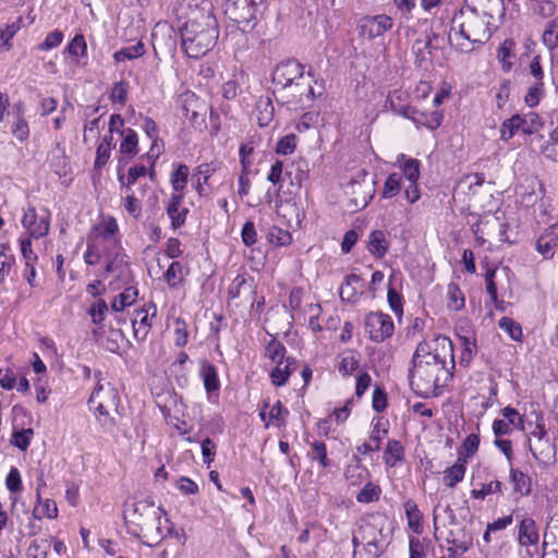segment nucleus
<instances>
[{
    "label": "nucleus",
    "instance_id": "16",
    "mask_svg": "<svg viewBox=\"0 0 558 558\" xmlns=\"http://www.w3.org/2000/svg\"><path fill=\"white\" fill-rule=\"evenodd\" d=\"M201 377L204 381L205 390L208 393L219 390L220 381H219L217 368L214 364L209 363L207 360L201 361Z\"/></svg>",
    "mask_w": 558,
    "mask_h": 558
},
{
    "label": "nucleus",
    "instance_id": "28",
    "mask_svg": "<svg viewBox=\"0 0 558 558\" xmlns=\"http://www.w3.org/2000/svg\"><path fill=\"white\" fill-rule=\"evenodd\" d=\"M521 132L524 134L532 135L538 132L539 129L543 126L542 119L535 112H529L524 116H521Z\"/></svg>",
    "mask_w": 558,
    "mask_h": 558
},
{
    "label": "nucleus",
    "instance_id": "46",
    "mask_svg": "<svg viewBox=\"0 0 558 558\" xmlns=\"http://www.w3.org/2000/svg\"><path fill=\"white\" fill-rule=\"evenodd\" d=\"M555 248H557V243L550 241L549 236L546 238L544 231L536 241V251L545 258H551L554 257Z\"/></svg>",
    "mask_w": 558,
    "mask_h": 558
},
{
    "label": "nucleus",
    "instance_id": "33",
    "mask_svg": "<svg viewBox=\"0 0 558 558\" xmlns=\"http://www.w3.org/2000/svg\"><path fill=\"white\" fill-rule=\"evenodd\" d=\"M381 489L378 485L368 482L356 495V500L362 504H371L379 499Z\"/></svg>",
    "mask_w": 558,
    "mask_h": 558
},
{
    "label": "nucleus",
    "instance_id": "27",
    "mask_svg": "<svg viewBox=\"0 0 558 558\" xmlns=\"http://www.w3.org/2000/svg\"><path fill=\"white\" fill-rule=\"evenodd\" d=\"M395 278V274L389 277V286L387 299L390 308L397 316H401L403 314V296L400 292H398L392 286L391 281Z\"/></svg>",
    "mask_w": 558,
    "mask_h": 558
},
{
    "label": "nucleus",
    "instance_id": "56",
    "mask_svg": "<svg viewBox=\"0 0 558 558\" xmlns=\"http://www.w3.org/2000/svg\"><path fill=\"white\" fill-rule=\"evenodd\" d=\"M312 449L315 452L313 459L318 460L319 464L323 468H328L331 465V461L328 459L327 456V447L325 442L315 441L312 444Z\"/></svg>",
    "mask_w": 558,
    "mask_h": 558
},
{
    "label": "nucleus",
    "instance_id": "1",
    "mask_svg": "<svg viewBox=\"0 0 558 558\" xmlns=\"http://www.w3.org/2000/svg\"><path fill=\"white\" fill-rule=\"evenodd\" d=\"M218 36V23L211 13H207L202 20H190L180 28L182 50L192 59H199L209 52Z\"/></svg>",
    "mask_w": 558,
    "mask_h": 558
},
{
    "label": "nucleus",
    "instance_id": "43",
    "mask_svg": "<svg viewBox=\"0 0 558 558\" xmlns=\"http://www.w3.org/2000/svg\"><path fill=\"white\" fill-rule=\"evenodd\" d=\"M128 88L129 85L125 81L116 82L109 96L110 100L124 106L128 100Z\"/></svg>",
    "mask_w": 558,
    "mask_h": 558
},
{
    "label": "nucleus",
    "instance_id": "37",
    "mask_svg": "<svg viewBox=\"0 0 558 558\" xmlns=\"http://www.w3.org/2000/svg\"><path fill=\"white\" fill-rule=\"evenodd\" d=\"M401 175L399 173H391L385 181L381 196L384 198H391L400 192Z\"/></svg>",
    "mask_w": 558,
    "mask_h": 558
},
{
    "label": "nucleus",
    "instance_id": "26",
    "mask_svg": "<svg viewBox=\"0 0 558 558\" xmlns=\"http://www.w3.org/2000/svg\"><path fill=\"white\" fill-rule=\"evenodd\" d=\"M34 435L33 428L13 429L11 437V445L19 448L21 451H26L31 445Z\"/></svg>",
    "mask_w": 558,
    "mask_h": 558
},
{
    "label": "nucleus",
    "instance_id": "3",
    "mask_svg": "<svg viewBox=\"0 0 558 558\" xmlns=\"http://www.w3.org/2000/svg\"><path fill=\"white\" fill-rule=\"evenodd\" d=\"M266 0H225V15L242 33L252 32L263 16Z\"/></svg>",
    "mask_w": 558,
    "mask_h": 558
},
{
    "label": "nucleus",
    "instance_id": "10",
    "mask_svg": "<svg viewBox=\"0 0 558 558\" xmlns=\"http://www.w3.org/2000/svg\"><path fill=\"white\" fill-rule=\"evenodd\" d=\"M442 369L441 366H424V368L417 373L418 378L424 380L426 385H430L433 387L434 396L437 397L441 392V388L447 386V383L453 379V369H454V360H451V369L447 371L446 379L444 384H439V378L435 374V371Z\"/></svg>",
    "mask_w": 558,
    "mask_h": 558
},
{
    "label": "nucleus",
    "instance_id": "32",
    "mask_svg": "<svg viewBox=\"0 0 558 558\" xmlns=\"http://www.w3.org/2000/svg\"><path fill=\"white\" fill-rule=\"evenodd\" d=\"M478 445L480 436L474 433L470 434L459 448L458 457L465 458V461L468 462V459L475 454V452L477 451Z\"/></svg>",
    "mask_w": 558,
    "mask_h": 558
},
{
    "label": "nucleus",
    "instance_id": "52",
    "mask_svg": "<svg viewBox=\"0 0 558 558\" xmlns=\"http://www.w3.org/2000/svg\"><path fill=\"white\" fill-rule=\"evenodd\" d=\"M241 239L244 245L252 246L257 242V232L255 228V223L251 220H247L241 230Z\"/></svg>",
    "mask_w": 558,
    "mask_h": 558
},
{
    "label": "nucleus",
    "instance_id": "24",
    "mask_svg": "<svg viewBox=\"0 0 558 558\" xmlns=\"http://www.w3.org/2000/svg\"><path fill=\"white\" fill-rule=\"evenodd\" d=\"M522 119L521 114H513L511 118L506 119L500 125V140L508 142L519 131H521Z\"/></svg>",
    "mask_w": 558,
    "mask_h": 558
},
{
    "label": "nucleus",
    "instance_id": "59",
    "mask_svg": "<svg viewBox=\"0 0 558 558\" xmlns=\"http://www.w3.org/2000/svg\"><path fill=\"white\" fill-rule=\"evenodd\" d=\"M289 415L288 409L283 407L281 401H277L270 409V412L268 414L269 421H276L277 425L280 426L284 424L283 416Z\"/></svg>",
    "mask_w": 558,
    "mask_h": 558
},
{
    "label": "nucleus",
    "instance_id": "22",
    "mask_svg": "<svg viewBox=\"0 0 558 558\" xmlns=\"http://www.w3.org/2000/svg\"><path fill=\"white\" fill-rule=\"evenodd\" d=\"M384 460L389 466H395L398 462L404 460V448L399 440H388L384 452Z\"/></svg>",
    "mask_w": 558,
    "mask_h": 558
},
{
    "label": "nucleus",
    "instance_id": "14",
    "mask_svg": "<svg viewBox=\"0 0 558 558\" xmlns=\"http://www.w3.org/2000/svg\"><path fill=\"white\" fill-rule=\"evenodd\" d=\"M510 482L513 484V493L519 496H530L532 493V478L524 472L513 466L510 468Z\"/></svg>",
    "mask_w": 558,
    "mask_h": 558
},
{
    "label": "nucleus",
    "instance_id": "61",
    "mask_svg": "<svg viewBox=\"0 0 558 558\" xmlns=\"http://www.w3.org/2000/svg\"><path fill=\"white\" fill-rule=\"evenodd\" d=\"M192 102H185L182 106L184 117L191 122L193 126L201 125L205 122V119L198 113V111L192 109Z\"/></svg>",
    "mask_w": 558,
    "mask_h": 558
},
{
    "label": "nucleus",
    "instance_id": "29",
    "mask_svg": "<svg viewBox=\"0 0 558 558\" xmlns=\"http://www.w3.org/2000/svg\"><path fill=\"white\" fill-rule=\"evenodd\" d=\"M189 178V168L184 163H179L171 173V185L175 192H182L185 189Z\"/></svg>",
    "mask_w": 558,
    "mask_h": 558
},
{
    "label": "nucleus",
    "instance_id": "25",
    "mask_svg": "<svg viewBox=\"0 0 558 558\" xmlns=\"http://www.w3.org/2000/svg\"><path fill=\"white\" fill-rule=\"evenodd\" d=\"M145 53V46L140 40L133 46L124 47L113 53V59L117 62H123L126 60H133L142 57Z\"/></svg>",
    "mask_w": 558,
    "mask_h": 558
},
{
    "label": "nucleus",
    "instance_id": "54",
    "mask_svg": "<svg viewBox=\"0 0 558 558\" xmlns=\"http://www.w3.org/2000/svg\"><path fill=\"white\" fill-rule=\"evenodd\" d=\"M201 447L204 463L207 465V468H209L214 462L217 446L209 437H206L202 440Z\"/></svg>",
    "mask_w": 558,
    "mask_h": 558
},
{
    "label": "nucleus",
    "instance_id": "17",
    "mask_svg": "<svg viewBox=\"0 0 558 558\" xmlns=\"http://www.w3.org/2000/svg\"><path fill=\"white\" fill-rule=\"evenodd\" d=\"M466 471V461L463 457H458L457 462L450 466L447 468L444 471V483L448 487H454L458 483H460L465 474Z\"/></svg>",
    "mask_w": 558,
    "mask_h": 558
},
{
    "label": "nucleus",
    "instance_id": "4",
    "mask_svg": "<svg viewBox=\"0 0 558 558\" xmlns=\"http://www.w3.org/2000/svg\"><path fill=\"white\" fill-rule=\"evenodd\" d=\"M445 360H442L437 353L430 352L429 344L425 340L417 344L412 356L411 366L408 374L410 386L417 396L427 398L428 392L423 393L422 391L415 390L413 388V378L415 373H420L424 366L441 365V368H445Z\"/></svg>",
    "mask_w": 558,
    "mask_h": 558
},
{
    "label": "nucleus",
    "instance_id": "42",
    "mask_svg": "<svg viewBox=\"0 0 558 558\" xmlns=\"http://www.w3.org/2000/svg\"><path fill=\"white\" fill-rule=\"evenodd\" d=\"M296 141L298 137L293 133L282 136L277 143L276 154L283 156L291 155L295 150Z\"/></svg>",
    "mask_w": 558,
    "mask_h": 558
},
{
    "label": "nucleus",
    "instance_id": "6",
    "mask_svg": "<svg viewBox=\"0 0 558 558\" xmlns=\"http://www.w3.org/2000/svg\"><path fill=\"white\" fill-rule=\"evenodd\" d=\"M305 66L296 59L291 58L279 62L272 73L271 82L275 88L286 87L288 84L305 77Z\"/></svg>",
    "mask_w": 558,
    "mask_h": 558
},
{
    "label": "nucleus",
    "instance_id": "51",
    "mask_svg": "<svg viewBox=\"0 0 558 558\" xmlns=\"http://www.w3.org/2000/svg\"><path fill=\"white\" fill-rule=\"evenodd\" d=\"M501 486L502 484L500 481H492L488 484H483L481 489H472L471 496L475 499H484L486 496L490 494L499 493L501 490Z\"/></svg>",
    "mask_w": 558,
    "mask_h": 558
},
{
    "label": "nucleus",
    "instance_id": "41",
    "mask_svg": "<svg viewBox=\"0 0 558 558\" xmlns=\"http://www.w3.org/2000/svg\"><path fill=\"white\" fill-rule=\"evenodd\" d=\"M388 397L385 388L380 385H375L373 391L372 408L375 412L381 413L388 405Z\"/></svg>",
    "mask_w": 558,
    "mask_h": 558
},
{
    "label": "nucleus",
    "instance_id": "47",
    "mask_svg": "<svg viewBox=\"0 0 558 558\" xmlns=\"http://www.w3.org/2000/svg\"><path fill=\"white\" fill-rule=\"evenodd\" d=\"M101 253L99 252L93 235L90 234L87 239L86 251L84 253V262L87 265H97L100 262Z\"/></svg>",
    "mask_w": 558,
    "mask_h": 558
},
{
    "label": "nucleus",
    "instance_id": "38",
    "mask_svg": "<svg viewBox=\"0 0 558 558\" xmlns=\"http://www.w3.org/2000/svg\"><path fill=\"white\" fill-rule=\"evenodd\" d=\"M107 312L108 305L104 299H98L87 310V314L92 317V322L96 325H99L104 322Z\"/></svg>",
    "mask_w": 558,
    "mask_h": 558
},
{
    "label": "nucleus",
    "instance_id": "31",
    "mask_svg": "<svg viewBox=\"0 0 558 558\" xmlns=\"http://www.w3.org/2000/svg\"><path fill=\"white\" fill-rule=\"evenodd\" d=\"M461 344L463 347L460 365L468 366L473 359L474 354L477 352L476 339L471 340L469 337L461 336L460 337Z\"/></svg>",
    "mask_w": 558,
    "mask_h": 558
},
{
    "label": "nucleus",
    "instance_id": "35",
    "mask_svg": "<svg viewBox=\"0 0 558 558\" xmlns=\"http://www.w3.org/2000/svg\"><path fill=\"white\" fill-rule=\"evenodd\" d=\"M448 299L449 308L453 311H460L464 307V295L459 286L454 282H451L448 286Z\"/></svg>",
    "mask_w": 558,
    "mask_h": 558
},
{
    "label": "nucleus",
    "instance_id": "44",
    "mask_svg": "<svg viewBox=\"0 0 558 558\" xmlns=\"http://www.w3.org/2000/svg\"><path fill=\"white\" fill-rule=\"evenodd\" d=\"M544 95L543 82H536L531 86L524 97V102L527 107L534 108L539 104L541 97Z\"/></svg>",
    "mask_w": 558,
    "mask_h": 558
},
{
    "label": "nucleus",
    "instance_id": "12",
    "mask_svg": "<svg viewBox=\"0 0 558 558\" xmlns=\"http://www.w3.org/2000/svg\"><path fill=\"white\" fill-rule=\"evenodd\" d=\"M432 38L438 39L440 37H439V34L429 32V33H426L425 41H423L422 39H416L413 43L412 51L415 57L414 65L416 68H422L423 63L425 62V60H426L425 50L426 49L428 50V53L430 54L433 49L437 50L439 48L438 45L432 44Z\"/></svg>",
    "mask_w": 558,
    "mask_h": 558
},
{
    "label": "nucleus",
    "instance_id": "57",
    "mask_svg": "<svg viewBox=\"0 0 558 558\" xmlns=\"http://www.w3.org/2000/svg\"><path fill=\"white\" fill-rule=\"evenodd\" d=\"M182 271V265L179 262H172L167 271L165 272V279L170 287H177L182 281V278L178 279V274Z\"/></svg>",
    "mask_w": 558,
    "mask_h": 558
},
{
    "label": "nucleus",
    "instance_id": "23",
    "mask_svg": "<svg viewBox=\"0 0 558 558\" xmlns=\"http://www.w3.org/2000/svg\"><path fill=\"white\" fill-rule=\"evenodd\" d=\"M138 295V290L131 286L124 289L119 295H117L111 303V308L114 312H122L126 306L132 305Z\"/></svg>",
    "mask_w": 558,
    "mask_h": 558
},
{
    "label": "nucleus",
    "instance_id": "34",
    "mask_svg": "<svg viewBox=\"0 0 558 558\" xmlns=\"http://www.w3.org/2000/svg\"><path fill=\"white\" fill-rule=\"evenodd\" d=\"M268 241L277 246H286L292 242V234L277 226H272L268 232Z\"/></svg>",
    "mask_w": 558,
    "mask_h": 558
},
{
    "label": "nucleus",
    "instance_id": "62",
    "mask_svg": "<svg viewBox=\"0 0 558 558\" xmlns=\"http://www.w3.org/2000/svg\"><path fill=\"white\" fill-rule=\"evenodd\" d=\"M21 253L23 258L25 259V266H32L37 260V255L32 250V241L31 239H22L21 240Z\"/></svg>",
    "mask_w": 558,
    "mask_h": 558
},
{
    "label": "nucleus",
    "instance_id": "5",
    "mask_svg": "<svg viewBox=\"0 0 558 558\" xmlns=\"http://www.w3.org/2000/svg\"><path fill=\"white\" fill-rule=\"evenodd\" d=\"M365 330L369 339L380 343L390 338L395 330L391 317L383 312H371L365 316Z\"/></svg>",
    "mask_w": 558,
    "mask_h": 558
},
{
    "label": "nucleus",
    "instance_id": "39",
    "mask_svg": "<svg viewBox=\"0 0 558 558\" xmlns=\"http://www.w3.org/2000/svg\"><path fill=\"white\" fill-rule=\"evenodd\" d=\"M543 43L549 50L558 47V17L550 21L547 29H545Z\"/></svg>",
    "mask_w": 558,
    "mask_h": 558
},
{
    "label": "nucleus",
    "instance_id": "64",
    "mask_svg": "<svg viewBox=\"0 0 558 558\" xmlns=\"http://www.w3.org/2000/svg\"><path fill=\"white\" fill-rule=\"evenodd\" d=\"M148 173L147 168L144 165L131 167L125 178L124 186L130 187L133 185L140 177H145Z\"/></svg>",
    "mask_w": 558,
    "mask_h": 558
},
{
    "label": "nucleus",
    "instance_id": "49",
    "mask_svg": "<svg viewBox=\"0 0 558 558\" xmlns=\"http://www.w3.org/2000/svg\"><path fill=\"white\" fill-rule=\"evenodd\" d=\"M63 40V33L60 29H54L49 33L45 40L37 46L38 50L48 51L58 47Z\"/></svg>",
    "mask_w": 558,
    "mask_h": 558
},
{
    "label": "nucleus",
    "instance_id": "48",
    "mask_svg": "<svg viewBox=\"0 0 558 558\" xmlns=\"http://www.w3.org/2000/svg\"><path fill=\"white\" fill-rule=\"evenodd\" d=\"M421 162L418 159L410 158L403 165V174L410 183H416L420 178Z\"/></svg>",
    "mask_w": 558,
    "mask_h": 558
},
{
    "label": "nucleus",
    "instance_id": "60",
    "mask_svg": "<svg viewBox=\"0 0 558 558\" xmlns=\"http://www.w3.org/2000/svg\"><path fill=\"white\" fill-rule=\"evenodd\" d=\"M111 150H112L111 148H109L105 145L102 146V145L98 144L97 149H96V158H95V162H94V169L100 170L102 167L106 166V163L108 162V160L110 158Z\"/></svg>",
    "mask_w": 558,
    "mask_h": 558
},
{
    "label": "nucleus",
    "instance_id": "11",
    "mask_svg": "<svg viewBox=\"0 0 558 558\" xmlns=\"http://www.w3.org/2000/svg\"><path fill=\"white\" fill-rule=\"evenodd\" d=\"M539 541L536 522L531 517H524L519 524L518 542L521 546L536 545Z\"/></svg>",
    "mask_w": 558,
    "mask_h": 558
},
{
    "label": "nucleus",
    "instance_id": "2",
    "mask_svg": "<svg viewBox=\"0 0 558 558\" xmlns=\"http://www.w3.org/2000/svg\"><path fill=\"white\" fill-rule=\"evenodd\" d=\"M313 83H317L314 78V72L310 68L306 76L288 84L286 87H278L272 90L275 100L280 106H286L290 110H304L312 107L316 97H320L324 90L315 93ZM322 89H325L323 86Z\"/></svg>",
    "mask_w": 558,
    "mask_h": 558
},
{
    "label": "nucleus",
    "instance_id": "21",
    "mask_svg": "<svg viewBox=\"0 0 558 558\" xmlns=\"http://www.w3.org/2000/svg\"><path fill=\"white\" fill-rule=\"evenodd\" d=\"M257 120L260 126L268 125L275 116V107L270 97H260L255 106Z\"/></svg>",
    "mask_w": 558,
    "mask_h": 558
},
{
    "label": "nucleus",
    "instance_id": "30",
    "mask_svg": "<svg viewBox=\"0 0 558 558\" xmlns=\"http://www.w3.org/2000/svg\"><path fill=\"white\" fill-rule=\"evenodd\" d=\"M498 326L500 329L505 330L512 340L522 341V327L512 318L506 316L500 318L498 322Z\"/></svg>",
    "mask_w": 558,
    "mask_h": 558
},
{
    "label": "nucleus",
    "instance_id": "45",
    "mask_svg": "<svg viewBox=\"0 0 558 558\" xmlns=\"http://www.w3.org/2000/svg\"><path fill=\"white\" fill-rule=\"evenodd\" d=\"M118 232V225L114 218L109 217L107 220L104 221L100 226H94L92 229V235L94 233H98L104 239H108Z\"/></svg>",
    "mask_w": 558,
    "mask_h": 558
},
{
    "label": "nucleus",
    "instance_id": "19",
    "mask_svg": "<svg viewBox=\"0 0 558 558\" xmlns=\"http://www.w3.org/2000/svg\"><path fill=\"white\" fill-rule=\"evenodd\" d=\"M119 134L123 136L119 151L121 155H128L133 158L138 154V136L137 133L131 129H124L119 131Z\"/></svg>",
    "mask_w": 558,
    "mask_h": 558
},
{
    "label": "nucleus",
    "instance_id": "9",
    "mask_svg": "<svg viewBox=\"0 0 558 558\" xmlns=\"http://www.w3.org/2000/svg\"><path fill=\"white\" fill-rule=\"evenodd\" d=\"M183 198L184 195L182 193L172 194L166 207V211L170 218L171 228L173 230L180 229L182 226H184L186 216L190 211L186 207L180 209Z\"/></svg>",
    "mask_w": 558,
    "mask_h": 558
},
{
    "label": "nucleus",
    "instance_id": "40",
    "mask_svg": "<svg viewBox=\"0 0 558 558\" xmlns=\"http://www.w3.org/2000/svg\"><path fill=\"white\" fill-rule=\"evenodd\" d=\"M286 347L277 341L276 339H272L267 345H266V353L267 356L277 364H282L283 360L286 359Z\"/></svg>",
    "mask_w": 558,
    "mask_h": 558
},
{
    "label": "nucleus",
    "instance_id": "58",
    "mask_svg": "<svg viewBox=\"0 0 558 558\" xmlns=\"http://www.w3.org/2000/svg\"><path fill=\"white\" fill-rule=\"evenodd\" d=\"M49 232V214L46 217H40L36 220V225L32 227L29 233L32 236L39 239L47 235Z\"/></svg>",
    "mask_w": 558,
    "mask_h": 558
},
{
    "label": "nucleus",
    "instance_id": "18",
    "mask_svg": "<svg viewBox=\"0 0 558 558\" xmlns=\"http://www.w3.org/2000/svg\"><path fill=\"white\" fill-rule=\"evenodd\" d=\"M362 282L361 276L356 274H350L344 278L343 283L340 287L339 295L341 301L349 303L357 302V289L355 284Z\"/></svg>",
    "mask_w": 558,
    "mask_h": 558
},
{
    "label": "nucleus",
    "instance_id": "8",
    "mask_svg": "<svg viewBox=\"0 0 558 558\" xmlns=\"http://www.w3.org/2000/svg\"><path fill=\"white\" fill-rule=\"evenodd\" d=\"M402 114L405 118L411 119L414 123L426 126L432 131L440 126L444 118L442 111L440 110H434L433 112H423L412 106L404 107Z\"/></svg>",
    "mask_w": 558,
    "mask_h": 558
},
{
    "label": "nucleus",
    "instance_id": "36",
    "mask_svg": "<svg viewBox=\"0 0 558 558\" xmlns=\"http://www.w3.org/2000/svg\"><path fill=\"white\" fill-rule=\"evenodd\" d=\"M64 52L74 57H85L87 54V45L83 34H76L66 46Z\"/></svg>",
    "mask_w": 558,
    "mask_h": 558
},
{
    "label": "nucleus",
    "instance_id": "63",
    "mask_svg": "<svg viewBox=\"0 0 558 558\" xmlns=\"http://www.w3.org/2000/svg\"><path fill=\"white\" fill-rule=\"evenodd\" d=\"M13 135L21 142L25 141L29 135V129L23 117H17V121L12 128Z\"/></svg>",
    "mask_w": 558,
    "mask_h": 558
},
{
    "label": "nucleus",
    "instance_id": "50",
    "mask_svg": "<svg viewBox=\"0 0 558 558\" xmlns=\"http://www.w3.org/2000/svg\"><path fill=\"white\" fill-rule=\"evenodd\" d=\"M5 486L12 494L19 493L23 489L22 478L17 468L12 466L5 478Z\"/></svg>",
    "mask_w": 558,
    "mask_h": 558
},
{
    "label": "nucleus",
    "instance_id": "13",
    "mask_svg": "<svg viewBox=\"0 0 558 558\" xmlns=\"http://www.w3.org/2000/svg\"><path fill=\"white\" fill-rule=\"evenodd\" d=\"M286 365L281 367V364H277V366L270 372L271 383L276 387L284 386L289 377L294 373L298 368V360L294 357H286Z\"/></svg>",
    "mask_w": 558,
    "mask_h": 558
},
{
    "label": "nucleus",
    "instance_id": "53",
    "mask_svg": "<svg viewBox=\"0 0 558 558\" xmlns=\"http://www.w3.org/2000/svg\"><path fill=\"white\" fill-rule=\"evenodd\" d=\"M501 414L510 425L520 429L524 428V418L514 408L508 405L501 410Z\"/></svg>",
    "mask_w": 558,
    "mask_h": 558
},
{
    "label": "nucleus",
    "instance_id": "55",
    "mask_svg": "<svg viewBox=\"0 0 558 558\" xmlns=\"http://www.w3.org/2000/svg\"><path fill=\"white\" fill-rule=\"evenodd\" d=\"M105 254L108 258L107 264L105 266L106 274L113 272L120 265H128V260L125 259L128 256L125 254L117 252L111 256V253L109 251H106Z\"/></svg>",
    "mask_w": 558,
    "mask_h": 558
},
{
    "label": "nucleus",
    "instance_id": "7",
    "mask_svg": "<svg viewBox=\"0 0 558 558\" xmlns=\"http://www.w3.org/2000/svg\"><path fill=\"white\" fill-rule=\"evenodd\" d=\"M392 20L386 14H379L374 16H363L359 20L357 31L361 37L367 39H374L387 31L391 29Z\"/></svg>",
    "mask_w": 558,
    "mask_h": 558
},
{
    "label": "nucleus",
    "instance_id": "20",
    "mask_svg": "<svg viewBox=\"0 0 558 558\" xmlns=\"http://www.w3.org/2000/svg\"><path fill=\"white\" fill-rule=\"evenodd\" d=\"M404 512L408 519L409 527L414 533H422L423 531V514L420 511L417 505L412 499H408L404 505Z\"/></svg>",
    "mask_w": 558,
    "mask_h": 558
},
{
    "label": "nucleus",
    "instance_id": "15",
    "mask_svg": "<svg viewBox=\"0 0 558 558\" xmlns=\"http://www.w3.org/2000/svg\"><path fill=\"white\" fill-rule=\"evenodd\" d=\"M366 247L376 259L383 258L389 248L385 232L383 230L372 231Z\"/></svg>",
    "mask_w": 558,
    "mask_h": 558
}]
</instances>
